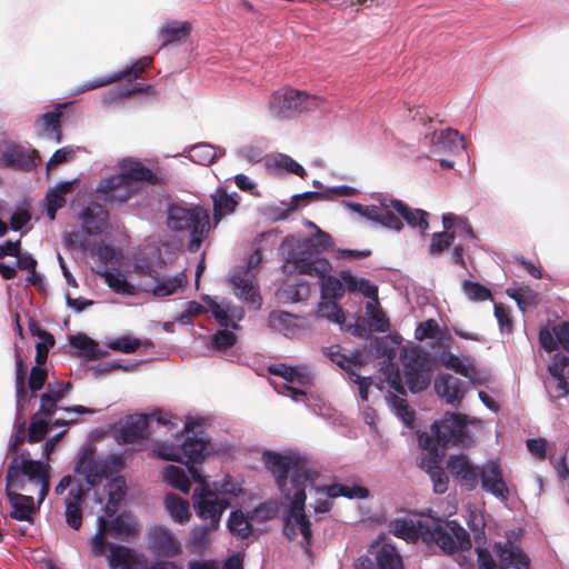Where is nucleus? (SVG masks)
<instances>
[{"label": "nucleus", "instance_id": "nucleus-23", "mask_svg": "<svg viewBox=\"0 0 569 569\" xmlns=\"http://www.w3.org/2000/svg\"><path fill=\"white\" fill-rule=\"evenodd\" d=\"M430 527L429 516L418 518L397 519L390 523V531L398 538L407 541H416L421 538L425 541V531Z\"/></svg>", "mask_w": 569, "mask_h": 569}, {"label": "nucleus", "instance_id": "nucleus-26", "mask_svg": "<svg viewBox=\"0 0 569 569\" xmlns=\"http://www.w3.org/2000/svg\"><path fill=\"white\" fill-rule=\"evenodd\" d=\"M148 416H130L120 425L117 431V438L124 443L138 442L148 437Z\"/></svg>", "mask_w": 569, "mask_h": 569}, {"label": "nucleus", "instance_id": "nucleus-49", "mask_svg": "<svg viewBox=\"0 0 569 569\" xmlns=\"http://www.w3.org/2000/svg\"><path fill=\"white\" fill-rule=\"evenodd\" d=\"M326 355L332 362L345 369L349 373V377L352 376V372H357L362 363L359 356H347L341 352L339 346L328 348Z\"/></svg>", "mask_w": 569, "mask_h": 569}, {"label": "nucleus", "instance_id": "nucleus-43", "mask_svg": "<svg viewBox=\"0 0 569 569\" xmlns=\"http://www.w3.org/2000/svg\"><path fill=\"white\" fill-rule=\"evenodd\" d=\"M98 274L117 293L133 296L137 292L136 287L127 280V276L119 270L104 268L99 270Z\"/></svg>", "mask_w": 569, "mask_h": 569}, {"label": "nucleus", "instance_id": "nucleus-15", "mask_svg": "<svg viewBox=\"0 0 569 569\" xmlns=\"http://www.w3.org/2000/svg\"><path fill=\"white\" fill-rule=\"evenodd\" d=\"M286 500L289 502V509L284 519V535L291 540L300 538L302 545L309 546L311 529L310 521L305 513L306 492L303 488L297 489Z\"/></svg>", "mask_w": 569, "mask_h": 569}, {"label": "nucleus", "instance_id": "nucleus-38", "mask_svg": "<svg viewBox=\"0 0 569 569\" xmlns=\"http://www.w3.org/2000/svg\"><path fill=\"white\" fill-rule=\"evenodd\" d=\"M192 30V26L187 21H170L163 23L159 29V38L162 39V46L186 40Z\"/></svg>", "mask_w": 569, "mask_h": 569}, {"label": "nucleus", "instance_id": "nucleus-24", "mask_svg": "<svg viewBox=\"0 0 569 569\" xmlns=\"http://www.w3.org/2000/svg\"><path fill=\"white\" fill-rule=\"evenodd\" d=\"M549 372L555 378V385L547 383L549 393L553 398H561L568 395V380H569V358L565 355H555Z\"/></svg>", "mask_w": 569, "mask_h": 569}, {"label": "nucleus", "instance_id": "nucleus-9", "mask_svg": "<svg viewBox=\"0 0 569 569\" xmlns=\"http://www.w3.org/2000/svg\"><path fill=\"white\" fill-rule=\"evenodd\" d=\"M429 523L428 531H425L426 543L435 542L447 553L471 548L468 532L457 521L429 516Z\"/></svg>", "mask_w": 569, "mask_h": 569}, {"label": "nucleus", "instance_id": "nucleus-58", "mask_svg": "<svg viewBox=\"0 0 569 569\" xmlns=\"http://www.w3.org/2000/svg\"><path fill=\"white\" fill-rule=\"evenodd\" d=\"M317 317L328 319L338 325H342L346 321L345 312L332 299H323L319 303Z\"/></svg>", "mask_w": 569, "mask_h": 569}, {"label": "nucleus", "instance_id": "nucleus-11", "mask_svg": "<svg viewBox=\"0 0 569 569\" xmlns=\"http://www.w3.org/2000/svg\"><path fill=\"white\" fill-rule=\"evenodd\" d=\"M400 361L405 369V379L412 392L425 390L430 383L431 359L420 347L409 346L401 349Z\"/></svg>", "mask_w": 569, "mask_h": 569}, {"label": "nucleus", "instance_id": "nucleus-64", "mask_svg": "<svg viewBox=\"0 0 569 569\" xmlns=\"http://www.w3.org/2000/svg\"><path fill=\"white\" fill-rule=\"evenodd\" d=\"M507 293L517 301L521 310L538 302V295L528 287L508 289Z\"/></svg>", "mask_w": 569, "mask_h": 569}, {"label": "nucleus", "instance_id": "nucleus-16", "mask_svg": "<svg viewBox=\"0 0 569 569\" xmlns=\"http://www.w3.org/2000/svg\"><path fill=\"white\" fill-rule=\"evenodd\" d=\"M110 569H182L171 561H159L148 565L146 557L124 546H109L107 555Z\"/></svg>", "mask_w": 569, "mask_h": 569}, {"label": "nucleus", "instance_id": "nucleus-51", "mask_svg": "<svg viewBox=\"0 0 569 569\" xmlns=\"http://www.w3.org/2000/svg\"><path fill=\"white\" fill-rule=\"evenodd\" d=\"M70 345L82 351V355L89 359H98L107 355V351L101 350L93 339L84 335L71 336Z\"/></svg>", "mask_w": 569, "mask_h": 569}, {"label": "nucleus", "instance_id": "nucleus-6", "mask_svg": "<svg viewBox=\"0 0 569 569\" xmlns=\"http://www.w3.org/2000/svg\"><path fill=\"white\" fill-rule=\"evenodd\" d=\"M482 431V421L463 413L447 412L440 421L432 423L430 436L442 446L452 442L466 447L475 443L476 437Z\"/></svg>", "mask_w": 569, "mask_h": 569}, {"label": "nucleus", "instance_id": "nucleus-53", "mask_svg": "<svg viewBox=\"0 0 569 569\" xmlns=\"http://www.w3.org/2000/svg\"><path fill=\"white\" fill-rule=\"evenodd\" d=\"M16 389H17V415L21 416L24 410V400L27 397L26 389V373H24V365L20 357L19 351H16Z\"/></svg>", "mask_w": 569, "mask_h": 569}, {"label": "nucleus", "instance_id": "nucleus-47", "mask_svg": "<svg viewBox=\"0 0 569 569\" xmlns=\"http://www.w3.org/2000/svg\"><path fill=\"white\" fill-rule=\"evenodd\" d=\"M316 492L327 498L347 497L362 499L368 497V490L359 486L331 485L323 488H316Z\"/></svg>", "mask_w": 569, "mask_h": 569}, {"label": "nucleus", "instance_id": "nucleus-33", "mask_svg": "<svg viewBox=\"0 0 569 569\" xmlns=\"http://www.w3.org/2000/svg\"><path fill=\"white\" fill-rule=\"evenodd\" d=\"M497 552L501 562L500 569H527L529 567V558L523 553L520 547L511 540H508L503 545H498Z\"/></svg>", "mask_w": 569, "mask_h": 569}, {"label": "nucleus", "instance_id": "nucleus-8", "mask_svg": "<svg viewBox=\"0 0 569 569\" xmlns=\"http://www.w3.org/2000/svg\"><path fill=\"white\" fill-rule=\"evenodd\" d=\"M167 224L174 231L189 230V249L197 251L210 229L209 213L206 209L173 204L168 209Z\"/></svg>", "mask_w": 569, "mask_h": 569}, {"label": "nucleus", "instance_id": "nucleus-48", "mask_svg": "<svg viewBox=\"0 0 569 569\" xmlns=\"http://www.w3.org/2000/svg\"><path fill=\"white\" fill-rule=\"evenodd\" d=\"M106 346L113 351H119L122 353H132L141 347L150 348L152 343L150 340H140L136 337L124 335L108 340L106 342Z\"/></svg>", "mask_w": 569, "mask_h": 569}, {"label": "nucleus", "instance_id": "nucleus-20", "mask_svg": "<svg viewBox=\"0 0 569 569\" xmlns=\"http://www.w3.org/2000/svg\"><path fill=\"white\" fill-rule=\"evenodd\" d=\"M479 483L481 488L505 501L509 498V488L505 480L503 469L499 459H491L480 466Z\"/></svg>", "mask_w": 569, "mask_h": 569}, {"label": "nucleus", "instance_id": "nucleus-55", "mask_svg": "<svg viewBox=\"0 0 569 569\" xmlns=\"http://www.w3.org/2000/svg\"><path fill=\"white\" fill-rule=\"evenodd\" d=\"M387 401L392 411L398 416V418L407 427H412L415 421V412L409 408L407 400L397 395L390 393L387 397Z\"/></svg>", "mask_w": 569, "mask_h": 569}, {"label": "nucleus", "instance_id": "nucleus-29", "mask_svg": "<svg viewBox=\"0 0 569 569\" xmlns=\"http://www.w3.org/2000/svg\"><path fill=\"white\" fill-rule=\"evenodd\" d=\"M187 283L188 277L184 271L174 276H157L154 284L146 288V291L151 292L154 297L163 298L182 292Z\"/></svg>", "mask_w": 569, "mask_h": 569}, {"label": "nucleus", "instance_id": "nucleus-46", "mask_svg": "<svg viewBox=\"0 0 569 569\" xmlns=\"http://www.w3.org/2000/svg\"><path fill=\"white\" fill-rule=\"evenodd\" d=\"M38 132L44 139L56 143L61 141L60 116L58 112H48L38 121Z\"/></svg>", "mask_w": 569, "mask_h": 569}, {"label": "nucleus", "instance_id": "nucleus-30", "mask_svg": "<svg viewBox=\"0 0 569 569\" xmlns=\"http://www.w3.org/2000/svg\"><path fill=\"white\" fill-rule=\"evenodd\" d=\"M435 389L438 396L451 406H459L465 397L461 381L448 373L439 375L436 378Z\"/></svg>", "mask_w": 569, "mask_h": 569}, {"label": "nucleus", "instance_id": "nucleus-63", "mask_svg": "<svg viewBox=\"0 0 569 569\" xmlns=\"http://www.w3.org/2000/svg\"><path fill=\"white\" fill-rule=\"evenodd\" d=\"M310 287L307 282H299L296 284H287L280 291L281 299L291 302H299L309 297Z\"/></svg>", "mask_w": 569, "mask_h": 569}, {"label": "nucleus", "instance_id": "nucleus-12", "mask_svg": "<svg viewBox=\"0 0 569 569\" xmlns=\"http://www.w3.org/2000/svg\"><path fill=\"white\" fill-rule=\"evenodd\" d=\"M343 204L369 221L387 229L400 231L403 228L399 211L405 209V203L400 200L383 198L375 204H361L349 201H345Z\"/></svg>", "mask_w": 569, "mask_h": 569}, {"label": "nucleus", "instance_id": "nucleus-57", "mask_svg": "<svg viewBox=\"0 0 569 569\" xmlns=\"http://www.w3.org/2000/svg\"><path fill=\"white\" fill-rule=\"evenodd\" d=\"M400 219H403L410 227H417L425 233L428 228L429 213L422 209H410L405 204V209L399 211Z\"/></svg>", "mask_w": 569, "mask_h": 569}, {"label": "nucleus", "instance_id": "nucleus-42", "mask_svg": "<svg viewBox=\"0 0 569 569\" xmlns=\"http://www.w3.org/2000/svg\"><path fill=\"white\" fill-rule=\"evenodd\" d=\"M371 548L376 550L379 569H402L401 558L392 545L376 542Z\"/></svg>", "mask_w": 569, "mask_h": 569}, {"label": "nucleus", "instance_id": "nucleus-17", "mask_svg": "<svg viewBox=\"0 0 569 569\" xmlns=\"http://www.w3.org/2000/svg\"><path fill=\"white\" fill-rule=\"evenodd\" d=\"M262 260V256L259 250H257L248 261V268L246 270H241L231 276L230 282L233 288L234 295L242 299L244 302L252 303L256 308H259L261 305V299L258 293V288L256 284V277L252 272V269L258 267Z\"/></svg>", "mask_w": 569, "mask_h": 569}, {"label": "nucleus", "instance_id": "nucleus-28", "mask_svg": "<svg viewBox=\"0 0 569 569\" xmlns=\"http://www.w3.org/2000/svg\"><path fill=\"white\" fill-rule=\"evenodd\" d=\"M419 446L426 451L420 461V467L428 473L433 470L440 469V462L442 458V446L432 436L427 432H420L418 435Z\"/></svg>", "mask_w": 569, "mask_h": 569}, {"label": "nucleus", "instance_id": "nucleus-32", "mask_svg": "<svg viewBox=\"0 0 569 569\" xmlns=\"http://www.w3.org/2000/svg\"><path fill=\"white\" fill-rule=\"evenodd\" d=\"M82 228L88 234L101 233L108 222V212L104 208L97 203H90L80 214Z\"/></svg>", "mask_w": 569, "mask_h": 569}, {"label": "nucleus", "instance_id": "nucleus-27", "mask_svg": "<svg viewBox=\"0 0 569 569\" xmlns=\"http://www.w3.org/2000/svg\"><path fill=\"white\" fill-rule=\"evenodd\" d=\"M539 342L547 352H551L559 347L569 351V322L541 328L539 331Z\"/></svg>", "mask_w": 569, "mask_h": 569}, {"label": "nucleus", "instance_id": "nucleus-21", "mask_svg": "<svg viewBox=\"0 0 569 569\" xmlns=\"http://www.w3.org/2000/svg\"><path fill=\"white\" fill-rule=\"evenodd\" d=\"M447 469L453 479L465 489L475 490L479 486V469L467 455H452L448 458Z\"/></svg>", "mask_w": 569, "mask_h": 569}, {"label": "nucleus", "instance_id": "nucleus-37", "mask_svg": "<svg viewBox=\"0 0 569 569\" xmlns=\"http://www.w3.org/2000/svg\"><path fill=\"white\" fill-rule=\"evenodd\" d=\"M6 167L29 170L34 166V151L29 152L21 147H8L0 157Z\"/></svg>", "mask_w": 569, "mask_h": 569}, {"label": "nucleus", "instance_id": "nucleus-25", "mask_svg": "<svg viewBox=\"0 0 569 569\" xmlns=\"http://www.w3.org/2000/svg\"><path fill=\"white\" fill-rule=\"evenodd\" d=\"M465 149L463 138L452 129L435 131L431 136V154H455Z\"/></svg>", "mask_w": 569, "mask_h": 569}, {"label": "nucleus", "instance_id": "nucleus-34", "mask_svg": "<svg viewBox=\"0 0 569 569\" xmlns=\"http://www.w3.org/2000/svg\"><path fill=\"white\" fill-rule=\"evenodd\" d=\"M269 326L286 337H295L305 327L301 318L284 311H272Z\"/></svg>", "mask_w": 569, "mask_h": 569}, {"label": "nucleus", "instance_id": "nucleus-22", "mask_svg": "<svg viewBox=\"0 0 569 569\" xmlns=\"http://www.w3.org/2000/svg\"><path fill=\"white\" fill-rule=\"evenodd\" d=\"M206 302L220 326L239 328L237 322L244 317V310L241 307L233 306L230 301L217 297H207Z\"/></svg>", "mask_w": 569, "mask_h": 569}, {"label": "nucleus", "instance_id": "nucleus-18", "mask_svg": "<svg viewBox=\"0 0 569 569\" xmlns=\"http://www.w3.org/2000/svg\"><path fill=\"white\" fill-rule=\"evenodd\" d=\"M71 476H64L54 488V493L63 495L67 488L70 490L64 499L66 519L69 527L77 530L82 525V505L84 501V491L80 485H73Z\"/></svg>", "mask_w": 569, "mask_h": 569}, {"label": "nucleus", "instance_id": "nucleus-54", "mask_svg": "<svg viewBox=\"0 0 569 569\" xmlns=\"http://www.w3.org/2000/svg\"><path fill=\"white\" fill-rule=\"evenodd\" d=\"M31 332L39 338V341L36 343V362L37 365H44L54 339L52 335L39 329L34 323L31 325Z\"/></svg>", "mask_w": 569, "mask_h": 569}, {"label": "nucleus", "instance_id": "nucleus-62", "mask_svg": "<svg viewBox=\"0 0 569 569\" xmlns=\"http://www.w3.org/2000/svg\"><path fill=\"white\" fill-rule=\"evenodd\" d=\"M74 181L60 182L51 188L46 196L47 203L53 208H62L66 203L64 196L72 191Z\"/></svg>", "mask_w": 569, "mask_h": 569}, {"label": "nucleus", "instance_id": "nucleus-19", "mask_svg": "<svg viewBox=\"0 0 569 569\" xmlns=\"http://www.w3.org/2000/svg\"><path fill=\"white\" fill-rule=\"evenodd\" d=\"M149 549L161 557L174 558L182 553V543L174 532L162 525L151 527L147 532Z\"/></svg>", "mask_w": 569, "mask_h": 569}, {"label": "nucleus", "instance_id": "nucleus-39", "mask_svg": "<svg viewBox=\"0 0 569 569\" xmlns=\"http://www.w3.org/2000/svg\"><path fill=\"white\" fill-rule=\"evenodd\" d=\"M266 167L274 173H295L301 178L306 173L301 164L284 153H276L267 157Z\"/></svg>", "mask_w": 569, "mask_h": 569}, {"label": "nucleus", "instance_id": "nucleus-56", "mask_svg": "<svg viewBox=\"0 0 569 569\" xmlns=\"http://www.w3.org/2000/svg\"><path fill=\"white\" fill-rule=\"evenodd\" d=\"M378 305V300L369 301L366 306V313L375 331L387 332L390 327L389 319Z\"/></svg>", "mask_w": 569, "mask_h": 569}, {"label": "nucleus", "instance_id": "nucleus-44", "mask_svg": "<svg viewBox=\"0 0 569 569\" xmlns=\"http://www.w3.org/2000/svg\"><path fill=\"white\" fill-rule=\"evenodd\" d=\"M164 507L171 519L179 525H184L190 520V507L187 500L174 493H168L164 498Z\"/></svg>", "mask_w": 569, "mask_h": 569}, {"label": "nucleus", "instance_id": "nucleus-52", "mask_svg": "<svg viewBox=\"0 0 569 569\" xmlns=\"http://www.w3.org/2000/svg\"><path fill=\"white\" fill-rule=\"evenodd\" d=\"M163 479L173 488L183 493H188L191 487V481L186 471L177 466H167L163 470Z\"/></svg>", "mask_w": 569, "mask_h": 569}, {"label": "nucleus", "instance_id": "nucleus-2", "mask_svg": "<svg viewBox=\"0 0 569 569\" xmlns=\"http://www.w3.org/2000/svg\"><path fill=\"white\" fill-rule=\"evenodd\" d=\"M281 249L286 253L284 273L297 272L299 274L323 278L332 270L331 263L327 259H310L313 254L333 250L331 236L321 229H317V232L309 238H286L282 241Z\"/></svg>", "mask_w": 569, "mask_h": 569}, {"label": "nucleus", "instance_id": "nucleus-59", "mask_svg": "<svg viewBox=\"0 0 569 569\" xmlns=\"http://www.w3.org/2000/svg\"><path fill=\"white\" fill-rule=\"evenodd\" d=\"M213 491L221 495V498L233 497L237 498L243 493L242 485L240 481L233 479L231 476L226 475L223 479L212 483Z\"/></svg>", "mask_w": 569, "mask_h": 569}, {"label": "nucleus", "instance_id": "nucleus-10", "mask_svg": "<svg viewBox=\"0 0 569 569\" xmlns=\"http://www.w3.org/2000/svg\"><path fill=\"white\" fill-rule=\"evenodd\" d=\"M107 532L117 539H128L139 532V525L132 515L127 512L118 515L110 522H108L104 517H99L96 533L90 541L91 550L96 557L106 555L108 546L106 540Z\"/></svg>", "mask_w": 569, "mask_h": 569}, {"label": "nucleus", "instance_id": "nucleus-1", "mask_svg": "<svg viewBox=\"0 0 569 569\" xmlns=\"http://www.w3.org/2000/svg\"><path fill=\"white\" fill-rule=\"evenodd\" d=\"M198 422L188 420L184 425V435L178 436L177 446L167 443H157L154 446V455L168 461H177L188 466V471L192 480L198 483L193 490L192 502L196 515L203 521H209L211 528H219L220 520L230 506L227 498H220L207 483L204 477L190 463L201 462L209 453V441L203 432H197Z\"/></svg>", "mask_w": 569, "mask_h": 569}, {"label": "nucleus", "instance_id": "nucleus-7", "mask_svg": "<svg viewBox=\"0 0 569 569\" xmlns=\"http://www.w3.org/2000/svg\"><path fill=\"white\" fill-rule=\"evenodd\" d=\"M323 100L292 87L276 90L269 98L267 111L274 119H289L303 111L321 107Z\"/></svg>", "mask_w": 569, "mask_h": 569}, {"label": "nucleus", "instance_id": "nucleus-61", "mask_svg": "<svg viewBox=\"0 0 569 569\" xmlns=\"http://www.w3.org/2000/svg\"><path fill=\"white\" fill-rule=\"evenodd\" d=\"M320 279L322 299H338L343 296L345 284L341 279L329 276V273Z\"/></svg>", "mask_w": 569, "mask_h": 569}, {"label": "nucleus", "instance_id": "nucleus-41", "mask_svg": "<svg viewBox=\"0 0 569 569\" xmlns=\"http://www.w3.org/2000/svg\"><path fill=\"white\" fill-rule=\"evenodd\" d=\"M240 197L237 192L227 193L224 190L219 189L212 194L213 200V218L216 224L226 216L234 211L239 203Z\"/></svg>", "mask_w": 569, "mask_h": 569}, {"label": "nucleus", "instance_id": "nucleus-3", "mask_svg": "<svg viewBox=\"0 0 569 569\" xmlns=\"http://www.w3.org/2000/svg\"><path fill=\"white\" fill-rule=\"evenodd\" d=\"M50 466L48 462L33 460L30 453L22 451L16 455L7 470V489H20L34 493L40 505L49 492Z\"/></svg>", "mask_w": 569, "mask_h": 569}, {"label": "nucleus", "instance_id": "nucleus-45", "mask_svg": "<svg viewBox=\"0 0 569 569\" xmlns=\"http://www.w3.org/2000/svg\"><path fill=\"white\" fill-rule=\"evenodd\" d=\"M188 153V157L192 162L201 166H208L216 159L222 157L224 154V150L203 142L192 146Z\"/></svg>", "mask_w": 569, "mask_h": 569}, {"label": "nucleus", "instance_id": "nucleus-5", "mask_svg": "<svg viewBox=\"0 0 569 569\" xmlns=\"http://www.w3.org/2000/svg\"><path fill=\"white\" fill-rule=\"evenodd\" d=\"M263 462L276 477L284 498H290L299 488L306 491L307 486L315 480V473L293 456L267 451L263 453Z\"/></svg>", "mask_w": 569, "mask_h": 569}, {"label": "nucleus", "instance_id": "nucleus-14", "mask_svg": "<svg viewBox=\"0 0 569 569\" xmlns=\"http://www.w3.org/2000/svg\"><path fill=\"white\" fill-rule=\"evenodd\" d=\"M122 468V458L112 455L106 459L99 458L91 450H86L79 457L74 472L81 476L90 486H97L108 477L111 470H119Z\"/></svg>", "mask_w": 569, "mask_h": 569}, {"label": "nucleus", "instance_id": "nucleus-60", "mask_svg": "<svg viewBox=\"0 0 569 569\" xmlns=\"http://www.w3.org/2000/svg\"><path fill=\"white\" fill-rule=\"evenodd\" d=\"M228 528L231 533L246 538L251 532V523L241 510H234L228 519Z\"/></svg>", "mask_w": 569, "mask_h": 569}, {"label": "nucleus", "instance_id": "nucleus-50", "mask_svg": "<svg viewBox=\"0 0 569 569\" xmlns=\"http://www.w3.org/2000/svg\"><path fill=\"white\" fill-rule=\"evenodd\" d=\"M126 480L122 477H116L108 482L107 492L109 500L106 506V516L108 518L113 516L118 503L123 499L126 495Z\"/></svg>", "mask_w": 569, "mask_h": 569}, {"label": "nucleus", "instance_id": "nucleus-40", "mask_svg": "<svg viewBox=\"0 0 569 569\" xmlns=\"http://www.w3.org/2000/svg\"><path fill=\"white\" fill-rule=\"evenodd\" d=\"M151 62H152L151 57H143V58L139 59L138 61H136L132 66L126 68L124 70L120 71L119 73H116L114 76H112L110 78L101 79L99 81H93V82L86 84L83 87L82 91L96 89V88L106 86L112 81L121 80L124 78H138L139 74L147 67H149Z\"/></svg>", "mask_w": 569, "mask_h": 569}, {"label": "nucleus", "instance_id": "nucleus-13", "mask_svg": "<svg viewBox=\"0 0 569 569\" xmlns=\"http://www.w3.org/2000/svg\"><path fill=\"white\" fill-rule=\"evenodd\" d=\"M269 371L282 379L281 382H271L279 393L287 390L293 401H300L307 397L306 388L311 383L312 377L306 367H289L278 363L270 366Z\"/></svg>", "mask_w": 569, "mask_h": 569}, {"label": "nucleus", "instance_id": "nucleus-4", "mask_svg": "<svg viewBox=\"0 0 569 569\" xmlns=\"http://www.w3.org/2000/svg\"><path fill=\"white\" fill-rule=\"evenodd\" d=\"M120 169V173L103 179L96 189L106 201L123 202L134 193L138 181L154 180L152 171L136 159L122 160Z\"/></svg>", "mask_w": 569, "mask_h": 569}, {"label": "nucleus", "instance_id": "nucleus-36", "mask_svg": "<svg viewBox=\"0 0 569 569\" xmlns=\"http://www.w3.org/2000/svg\"><path fill=\"white\" fill-rule=\"evenodd\" d=\"M217 529L209 523L191 529L186 543L188 551L196 556L204 555L211 545V533Z\"/></svg>", "mask_w": 569, "mask_h": 569}, {"label": "nucleus", "instance_id": "nucleus-31", "mask_svg": "<svg viewBox=\"0 0 569 569\" xmlns=\"http://www.w3.org/2000/svg\"><path fill=\"white\" fill-rule=\"evenodd\" d=\"M7 497L11 505V517L24 521L30 520L31 515L34 512V493H28L20 489L9 490L6 488Z\"/></svg>", "mask_w": 569, "mask_h": 569}, {"label": "nucleus", "instance_id": "nucleus-35", "mask_svg": "<svg viewBox=\"0 0 569 569\" xmlns=\"http://www.w3.org/2000/svg\"><path fill=\"white\" fill-rule=\"evenodd\" d=\"M441 363L448 369L468 378L472 383H482V378L469 358H460L453 353H445L440 358Z\"/></svg>", "mask_w": 569, "mask_h": 569}]
</instances>
